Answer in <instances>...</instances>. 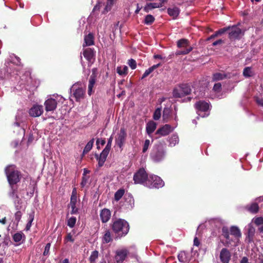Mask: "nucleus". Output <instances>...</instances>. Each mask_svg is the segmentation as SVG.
Instances as JSON below:
<instances>
[{
	"mask_svg": "<svg viewBox=\"0 0 263 263\" xmlns=\"http://www.w3.org/2000/svg\"><path fill=\"white\" fill-rule=\"evenodd\" d=\"M157 124L153 121H149L146 126V131L147 134L150 136L156 129Z\"/></svg>",
	"mask_w": 263,
	"mask_h": 263,
	"instance_id": "5701e85b",
	"label": "nucleus"
},
{
	"mask_svg": "<svg viewBox=\"0 0 263 263\" xmlns=\"http://www.w3.org/2000/svg\"><path fill=\"white\" fill-rule=\"evenodd\" d=\"M109 152V151L104 149L99 156L98 154H95V157L98 161L99 167H102L104 165Z\"/></svg>",
	"mask_w": 263,
	"mask_h": 263,
	"instance_id": "f3484780",
	"label": "nucleus"
},
{
	"mask_svg": "<svg viewBox=\"0 0 263 263\" xmlns=\"http://www.w3.org/2000/svg\"><path fill=\"white\" fill-rule=\"evenodd\" d=\"M25 239V236L22 232L17 233V246L22 243Z\"/></svg>",
	"mask_w": 263,
	"mask_h": 263,
	"instance_id": "a18cd8bd",
	"label": "nucleus"
},
{
	"mask_svg": "<svg viewBox=\"0 0 263 263\" xmlns=\"http://www.w3.org/2000/svg\"><path fill=\"white\" fill-rule=\"evenodd\" d=\"M6 72L7 75L11 74L14 72L15 70V64L12 62H8L6 65Z\"/></svg>",
	"mask_w": 263,
	"mask_h": 263,
	"instance_id": "c756f323",
	"label": "nucleus"
},
{
	"mask_svg": "<svg viewBox=\"0 0 263 263\" xmlns=\"http://www.w3.org/2000/svg\"><path fill=\"white\" fill-rule=\"evenodd\" d=\"M64 241L65 242H67L68 241H70L71 242H73L74 241V239L73 238L72 235L71 233H68L66 237H65Z\"/></svg>",
	"mask_w": 263,
	"mask_h": 263,
	"instance_id": "603ef678",
	"label": "nucleus"
},
{
	"mask_svg": "<svg viewBox=\"0 0 263 263\" xmlns=\"http://www.w3.org/2000/svg\"><path fill=\"white\" fill-rule=\"evenodd\" d=\"M224 43L223 40L221 39L218 40L212 43L213 46H216L217 45H221Z\"/></svg>",
	"mask_w": 263,
	"mask_h": 263,
	"instance_id": "13d9d810",
	"label": "nucleus"
},
{
	"mask_svg": "<svg viewBox=\"0 0 263 263\" xmlns=\"http://www.w3.org/2000/svg\"><path fill=\"white\" fill-rule=\"evenodd\" d=\"M255 101L258 105L263 106V99H260L258 97H256L255 98Z\"/></svg>",
	"mask_w": 263,
	"mask_h": 263,
	"instance_id": "052dcab7",
	"label": "nucleus"
},
{
	"mask_svg": "<svg viewBox=\"0 0 263 263\" xmlns=\"http://www.w3.org/2000/svg\"><path fill=\"white\" fill-rule=\"evenodd\" d=\"M126 137L127 134L125 128H121L117 137L115 139L116 144L120 148H122L125 143Z\"/></svg>",
	"mask_w": 263,
	"mask_h": 263,
	"instance_id": "1a4fd4ad",
	"label": "nucleus"
},
{
	"mask_svg": "<svg viewBox=\"0 0 263 263\" xmlns=\"http://www.w3.org/2000/svg\"><path fill=\"white\" fill-rule=\"evenodd\" d=\"M100 217L103 223H106L109 221L111 217V211L106 208L102 209L100 213Z\"/></svg>",
	"mask_w": 263,
	"mask_h": 263,
	"instance_id": "6ab92c4d",
	"label": "nucleus"
},
{
	"mask_svg": "<svg viewBox=\"0 0 263 263\" xmlns=\"http://www.w3.org/2000/svg\"><path fill=\"white\" fill-rule=\"evenodd\" d=\"M97 77V74L96 72L95 69H93L92 73L89 79V83L88 85V95L89 96H91V94L94 92V90L93 88L96 82Z\"/></svg>",
	"mask_w": 263,
	"mask_h": 263,
	"instance_id": "9d476101",
	"label": "nucleus"
},
{
	"mask_svg": "<svg viewBox=\"0 0 263 263\" xmlns=\"http://www.w3.org/2000/svg\"><path fill=\"white\" fill-rule=\"evenodd\" d=\"M255 234V228L252 226H250L248 229V232L246 238V241L248 243L253 241Z\"/></svg>",
	"mask_w": 263,
	"mask_h": 263,
	"instance_id": "4be33fe9",
	"label": "nucleus"
},
{
	"mask_svg": "<svg viewBox=\"0 0 263 263\" xmlns=\"http://www.w3.org/2000/svg\"><path fill=\"white\" fill-rule=\"evenodd\" d=\"M240 263H249L248 258L247 257H243L240 260Z\"/></svg>",
	"mask_w": 263,
	"mask_h": 263,
	"instance_id": "338daca9",
	"label": "nucleus"
},
{
	"mask_svg": "<svg viewBox=\"0 0 263 263\" xmlns=\"http://www.w3.org/2000/svg\"><path fill=\"white\" fill-rule=\"evenodd\" d=\"M83 55L88 62L91 63L95 59L96 51L93 48H87L83 50Z\"/></svg>",
	"mask_w": 263,
	"mask_h": 263,
	"instance_id": "dca6fc26",
	"label": "nucleus"
},
{
	"mask_svg": "<svg viewBox=\"0 0 263 263\" xmlns=\"http://www.w3.org/2000/svg\"><path fill=\"white\" fill-rule=\"evenodd\" d=\"M85 90L83 88H78L75 90L73 89V96L77 102L84 98Z\"/></svg>",
	"mask_w": 263,
	"mask_h": 263,
	"instance_id": "aec40b11",
	"label": "nucleus"
},
{
	"mask_svg": "<svg viewBox=\"0 0 263 263\" xmlns=\"http://www.w3.org/2000/svg\"><path fill=\"white\" fill-rule=\"evenodd\" d=\"M96 143L97 145H98L99 143H100L102 145H104L106 143V141L105 139H98ZM97 148H99L98 146H97Z\"/></svg>",
	"mask_w": 263,
	"mask_h": 263,
	"instance_id": "bf43d9fd",
	"label": "nucleus"
},
{
	"mask_svg": "<svg viewBox=\"0 0 263 263\" xmlns=\"http://www.w3.org/2000/svg\"><path fill=\"white\" fill-rule=\"evenodd\" d=\"M116 71L120 76H126L128 73V67L125 65L118 66Z\"/></svg>",
	"mask_w": 263,
	"mask_h": 263,
	"instance_id": "2f4dec72",
	"label": "nucleus"
},
{
	"mask_svg": "<svg viewBox=\"0 0 263 263\" xmlns=\"http://www.w3.org/2000/svg\"><path fill=\"white\" fill-rule=\"evenodd\" d=\"M178 258L179 261L181 262H186L188 261L186 253L184 251H181L179 253Z\"/></svg>",
	"mask_w": 263,
	"mask_h": 263,
	"instance_id": "ea45409f",
	"label": "nucleus"
},
{
	"mask_svg": "<svg viewBox=\"0 0 263 263\" xmlns=\"http://www.w3.org/2000/svg\"><path fill=\"white\" fill-rule=\"evenodd\" d=\"M149 181L151 182V185L153 187L158 189L162 187L164 184L161 178L156 175L151 176Z\"/></svg>",
	"mask_w": 263,
	"mask_h": 263,
	"instance_id": "9b49d317",
	"label": "nucleus"
},
{
	"mask_svg": "<svg viewBox=\"0 0 263 263\" xmlns=\"http://www.w3.org/2000/svg\"><path fill=\"white\" fill-rule=\"evenodd\" d=\"M171 113V110L169 108L165 107L163 111V119L164 122H167L168 119Z\"/></svg>",
	"mask_w": 263,
	"mask_h": 263,
	"instance_id": "58836bf2",
	"label": "nucleus"
},
{
	"mask_svg": "<svg viewBox=\"0 0 263 263\" xmlns=\"http://www.w3.org/2000/svg\"><path fill=\"white\" fill-rule=\"evenodd\" d=\"M5 173L7 179L12 189V193L10 194L11 196H13L15 189L13 186L16 184V174L15 173V165H9L5 169Z\"/></svg>",
	"mask_w": 263,
	"mask_h": 263,
	"instance_id": "7ed1b4c3",
	"label": "nucleus"
},
{
	"mask_svg": "<svg viewBox=\"0 0 263 263\" xmlns=\"http://www.w3.org/2000/svg\"><path fill=\"white\" fill-rule=\"evenodd\" d=\"M161 7V4H157L156 3L147 4L144 7L143 10L145 12L148 13L150 10L156 8Z\"/></svg>",
	"mask_w": 263,
	"mask_h": 263,
	"instance_id": "7c9ffc66",
	"label": "nucleus"
},
{
	"mask_svg": "<svg viewBox=\"0 0 263 263\" xmlns=\"http://www.w3.org/2000/svg\"><path fill=\"white\" fill-rule=\"evenodd\" d=\"M90 173V171L87 170V168H84V170H83V176H87L86 175L87 174H89Z\"/></svg>",
	"mask_w": 263,
	"mask_h": 263,
	"instance_id": "774afa93",
	"label": "nucleus"
},
{
	"mask_svg": "<svg viewBox=\"0 0 263 263\" xmlns=\"http://www.w3.org/2000/svg\"><path fill=\"white\" fill-rule=\"evenodd\" d=\"M89 178H90L89 176H82V181L80 183V186H81V188H83L85 186L86 184L88 183Z\"/></svg>",
	"mask_w": 263,
	"mask_h": 263,
	"instance_id": "de8ad7c7",
	"label": "nucleus"
},
{
	"mask_svg": "<svg viewBox=\"0 0 263 263\" xmlns=\"http://www.w3.org/2000/svg\"><path fill=\"white\" fill-rule=\"evenodd\" d=\"M125 193V190L124 189H120L115 194L114 199L116 201L120 200L123 197Z\"/></svg>",
	"mask_w": 263,
	"mask_h": 263,
	"instance_id": "f704fd0d",
	"label": "nucleus"
},
{
	"mask_svg": "<svg viewBox=\"0 0 263 263\" xmlns=\"http://www.w3.org/2000/svg\"><path fill=\"white\" fill-rule=\"evenodd\" d=\"M44 105L46 111H53L57 108V101L52 98L48 99L45 102Z\"/></svg>",
	"mask_w": 263,
	"mask_h": 263,
	"instance_id": "4468645a",
	"label": "nucleus"
},
{
	"mask_svg": "<svg viewBox=\"0 0 263 263\" xmlns=\"http://www.w3.org/2000/svg\"><path fill=\"white\" fill-rule=\"evenodd\" d=\"M230 234L236 239H239L241 236V233L240 229L236 226H232L230 229Z\"/></svg>",
	"mask_w": 263,
	"mask_h": 263,
	"instance_id": "b1692460",
	"label": "nucleus"
},
{
	"mask_svg": "<svg viewBox=\"0 0 263 263\" xmlns=\"http://www.w3.org/2000/svg\"><path fill=\"white\" fill-rule=\"evenodd\" d=\"M153 57L155 59H158L162 60H164L166 59L165 57H162L161 55L160 54H155Z\"/></svg>",
	"mask_w": 263,
	"mask_h": 263,
	"instance_id": "e2e57ef3",
	"label": "nucleus"
},
{
	"mask_svg": "<svg viewBox=\"0 0 263 263\" xmlns=\"http://www.w3.org/2000/svg\"><path fill=\"white\" fill-rule=\"evenodd\" d=\"M128 254L126 249H122L116 251L115 260L117 263H122L125 260Z\"/></svg>",
	"mask_w": 263,
	"mask_h": 263,
	"instance_id": "2eb2a0df",
	"label": "nucleus"
},
{
	"mask_svg": "<svg viewBox=\"0 0 263 263\" xmlns=\"http://www.w3.org/2000/svg\"><path fill=\"white\" fill-rule=\"evenodd\" d=\"M170 145L174 146L179 142V138L176 135H173L169 139Z\"/></svg>",
	"mask_w": 263,
	"mask_h": 263,
	"instance_id": "4c0bfd02",
	"label": "nucleus"
},
{
	"mask_svg": "<svg viewBox=\"0 0 263 263\" xmlns=\"http://www.w3.org/2000/svg\"><path fill=\"white\" fill-rule=\"evenodd\" d=\"M77 199H75L74 197L70 198V205L72 209L71 211V214H77L78 212V209L76 208V203Z\"/></svg>",
	"mask_w": 263,
	"mask_h": 263,
	"instance_id": "c85d7f7f",
	"label": "nucleus"
},
{
	"mask_svg": "<svg viewBox=\"0 0 263 263\" xmlns=\"http://www.w3.org/2000/svg\"><path fill=\"white\" fill-rule=\"evenodd\" d=\"M218 36H219V35H218V34H217V31H216L214 34L211 35L210 37H209L207 39V41H209L210 40L213 39Z\"/></svg>",
	"mask_w": 263,
	"mask_h": 263,
	"instance_id": "0e129e2a",
	"label": "nucleus"
},
{
	"mask_svg": "<svg viewBox=\"0 0 263 263\" xmlns=\"http://www.w3.org/2000/svg\"><path fill=\"white\" fill-rule=\"evenodd\" d=\"M254 223L257 226L263 225V217H257L254 219Z\"/></svg>",
	"mask_w": 263,
	"mask_h": 263,
	"instance_id": "6e6d98bb",
	"label": "nucleus"
},
{
	"mask_svg": "<svg viewBox=\"0 0 263 263\" xmlns=\"http://www.w3.org/2000/svg\"><path fill=\"white\" fill-rule=\"evenodd\" d=\"M149 144H150L149 140H148V139L145 140L144 141V145H143V149H142V152L143 153H145L147 151L148 147L149 146Z\"/></svg>",
	"mask_w": 263,
	"mask_h": 263,
	"instance_id": "3c124183",
	"label": "nucleus"
},
{
	"mask_svg": "<svg viewBox=\"0 0 263 263\" xmlns=\"http://www.w3.org/2000/svg\"><path fill=\"white\" fill-rule=\"evenodd\" d=\"M111 234L109 230L106 229L104 232V234L102 237L103 243H107L112 241Z\"/></svg>",
	"mask_w": 263,
	"mask_h": 263,
	"instance_id": "a878e982",
	"label": "nucleus"
},
{
	"mask_svg": "<svg viewBox=\"0 0 263 263\" xmlns=\"http://www.w3.org/2000/svg\"><path fill=\"white\" fill-rule=\"evenodd\" d=\"M222 235L226 239L227 241L230 242V231L227 227H223L222 228Z\"/></svg>",
	"mask_w": 263,
	"mask_h": 263,
	"instance_id": "72a5a7b5",
	"label": "nucleus"
},
{
	"mask_svg": "<svg viewBox=\"0 0 263 263\" xmlns=\"http://www.w3.org/2000/svg\"><path fill=\"white\" fill-rule=\"evenodd\" d=\"M195 108L198 111H207L209 109V104L205 101H199L194 105Z\"/></svg>",
	"mask_w": 263,
	"mask_h": 263,
	"instance_id": "a211bd4d",
	"label": "nucleus"
},
{
	"mask_svg": "<svg viewBox=\"0 0 263 263\" xmlns=\"http://www.w3.org/2000/svg\"><path fill=\"white\" fill-rule=\"evenodd\" d=\"M221 84L220 83H215L213 86V90L216 92H219L221 90Z\"/></svg>",
	"mask_w": 263,
	"mask_h": 263,
	"instance_id": "8fccbe9b",
	"label": "nucleus"
},
{
	"mask_svg": "<svg viewBox=\"0 0 263 263\" xmlns=\"http://www.w3.org/2000/svg\"><path fill=\"white\" fill-rule=\"evenodd\" d=\"M110 227L112 231L119 237L126 235L129 230V225L128 222L120 218L112 220Z\"/></svg>",
	"mask_w": 263,
	"mask_h": 263,
	"instance_id": "f257e3e1",
	"label": "nucleus"
},
{
	"mask_svg": "<svg viewBox=\"0 0 263 263\" xmlns=\"http://www.w3.org/2000/svg\"><path fill=\"white\" fill-rule=\"evenodd\" d=\"M192 89L187 84H180L175 88L173 91V96L176 98H180L191 93Z\"/></svg>",
	"mask_w": 263,
	"mask_h": 263,
	"instance_id": "20e7f679",
	"label": "nucleus"
},
{
	"mask_svg": "<svg viewBox=\"0 0 263 263\" xmlns=\"http://www.w3.org/2000/svg\"><path fill=\"white\" fill-rule=\"evenodd\" d=\"M99 252L95 250L91 252V254L89 258V260L91 263L94 262L98 258Z\"/></svg>",
	"mask_w": 263,
	"mask_h": 263,
	"instance_id": "a19ab883",
	"label": "nucleus"
},
{
	"mask_svg": "<svg viewBox=\"0 0 263 263\" xmlns=\"http://www.w3.org/2000/svg\"><path fill=\"white\" fill-rule=\"evenodd\" d=\"M94 35L92 33H89L84 37V43L83 47L89 46L94 45Z\"/></svg>",
	"mask_w": 263,
	"mask_h": 263,
	"instance_id": "412c9836",
	"label": "nucleus"
},
{
	"mask_svg": "<svg viewBox=\"0 0 263 263\" xmlns=\"http://www.w3.org/2000/svg\"><path fill=\"white\" fill-rule=\"evenodd\" d=\"M219 257L222 263H229L231 259V254L228 249L223 248L220 251Z\"/></svg>",
	"mask_w": 263,
	"mask_h": 263,
	"instance_id": "ddd939ff",
	"label": "nucleus"
},
{
	"mask_svg": "<svg viewBox=\"0 0 263 263\" xmlns=\"http://www.w3.org/2000/svg\"><path fill=\"white\" fill-rule=\"evenodd\" d=\"M246 209L251 213L256 214L258 212L259 206L257 203L254 202L251 205H247Z\"/></svg>",
	"mask_w": 263,
	"mask_h": 263,
	"instance_id": "bb28decb",
	"label": "nucleus"
},
{
	"mask_svg": "<svg viewBox=\"0 0 263 263\" xmlns=\"http://www.w3.org/2000/svg\"><path fill=\"white\" fill-rule=\"evenodd\" d=\"M229 38L231 40H235L240 39V36L242 33L241 30L236 26H229Z\"/></svg>",
	"mask_w": 263,
	"mask_h": 263,
	"instance_id": "0eeeda50",
	"label": "nucleus"
},
{
	"mask_svg": "<svg viewBox=\"0 0 263 263\" xmlns=\"http://www.w3.org/2000/svg\"><path fill=\"white\" fill-rule=\"evenodd\" d=\"M168 15L172 16L174 19L176 18L179 14V9L176 7L172 8H168L167 10Z\"/></svg>",
	"mask_w": 263,
	"mask_h": 263,
	"instance_id": "cd10ccee",
	"label": "nucleus"
},
{
	"mask_svg": "<svg viewBox=\"0 0 263 263\" xmlns=\"http://www.w3.org/2000/svg\"><path fill=\"white\" fill-rule=\"evenodd\" d=\"M155 17L151 14H148L145 16L144 23L147 25H152L155 21Z\"/></svg>",
	"mask_w": 263,
	"mask_h": 263,
	"instance_id": "e433bc0d",
	"label": "nucleus"
},
{
	"mask_svg": "<svg viewBox=\"0 0 263 263\" xmlns=\"http://www.w3.org/2000/svg\"><path fill=\"white\" fill-rule=\"evenodd\" d=\"M73 196L75 197V199H77V191H76V188H74L73 189L72 192V194H71V196L70 198H72Z\"/></svg>",
	"mask_w": 263,
	"mask_h": 263,
	"instance_id": "69168bd1",
	"label": "nucleus"
},
{
	"mask_svg": "<svg viewBox=\"0 0 263 263\" xmlns=\"http://www.w3.org/2000/svg\"><path fill=\"white\" fill-rule=\"evenodd\" d=\"M112 139H113V137L111 136L108 139L107 145H106V146H105L104 149H106L107 151H110V148H111V143H112Z\"/></svg>",
	"mask_w": 263,
	"mask_h": 263,
	"instance_id": "864d4df0",
	"label": "nucleus"
},
{
	"mask_svg": "<svg viewBox=\"0 0 263 263\" xmlns=\"http://www.w3.org/2000/svg\"><path fill=\"white\" fill-rule=\"evenodd\" d=\"M94 139L90 140L86 144L83 152V155L88 153L91 149L93 144Z\"/></svg>",
	"mask_w": 263,
	"mask_h": 263,
	"instance_id": "c9c22d12",
	"label": "nucleus"
},
{
	"mask_svg": "<svg viewBox=\"0 0 263 263\" xmlns=\"http://www.w3.org/2000/svg\"><path fill=\"white\" fill-rule=\"evenodd\" d=\"M161 63H159L157 64L154 65L153 66H151L147 69H146L143 74L142 75L141 77V79H143L147 77L149 74H151L154 70L157 69V68L159 67L160 66H161Z\"/></svg>",
	"mask_w": 263,
	"mask_h": 263,
	"instance_id": "393cba45",
	"label": "nucleus"
},
{
	"mask_svg": "<svg viewBox=\"0 0 263 263\" xmlns=\"http://www.w3.org/2000/svg\"><path fill=\"white\" fill-rule=\"evenodd\" d=\"M165 156L164 143L159 142L156 143L151 152L150 157L155 162H158L162 160Z\"/></svg>",
	"mask_w": 263,
	"mask_h": 263,
	"instance_id": "f03ea898",
	"label": "nucleus"
},
{
	"mask_svg": "<svg viewBox=\"0 0 263 263\" xmlns=\"http://www.w3.org/2000/svg\"><path fill=\"white\" fill-rule=\"evenodd\" d=\"M133 180L135 184H143L148 180V174L144 168H140L134 174Z\"/></svg>",
	"mask_w": 263,
	"mask_h": 263,
	"instance_id": "423d86ee",
	"label": "nucleus"
},
{
	"mask_svg": "<svg viewBox=\"0 0 263 263\" xmlns=\"http://www.w3.org/2000/svg\"><path fill=\"white\" fill-rule=\"evenodd\" d=\"M33 219H34V214L32 213L29 215L28 221L26 224V228H25V229L27 231L30 230Z\"/></svg>",
	"mask_w": 263,
	"mask_h": 263,
	"instance_id": "79ce46f5",
	"label": "nucleus"
},
{
	"mask_svg": "<svg viewBox=\"0 0 263 263\" xmlns=\"http://www.w3.org/2000/svg\"><path fill=\"white\" fill-rule=\"evenodd\" d=\"M178 48H183L182 50L177 51V55H185L189 53L193 49L190 45V42L187 39H181L177 42Z\"/></svg>",
	"mask_w": 263,
	"mask_h": 263,
	"instance_id": "39448f33",
	"label": "nucleus"
},
{
	"mask_svg": "<svg viewBox=\"0 0 263 263\" xmlns=\"http://www.w3.org/2000/svg\"><path fill=\"white\" fill-rule=\"evenodd\" d=\"M43 112L42 105H34L29 110V114L31 117H37L40 116Z\"/></svg>",
	"mask_w": 263,
	"mask_h": 263,
	"instance_id": "f8f14e48",
	"label": "nucleus"
},
{
	"mask_svg": "<svg viewBox=\"0 0 263 263\" xmlns=\"http://www.w3.org/2000/svg\"><path fill=\"white\" fill-rule=\"evenodd\" d=\"M173 130L172 127L169 124H165L160 127L155 133L156 138H159L161 136H166L171 133Z\"/></svg>",
	"mask_w": 263,
	"mask_h": 263,
	"instance_id": "6e6552de",
	"label": "nucleus"
},
{
	"mask_svg": "<svg viewBox=\"0 0 263 263\" xmlns=\"http://www.w3.org/2000/svg\"><path fill=\"white\" fill-rule=\"evenodd\" d=\"M77 218L75 217H70L67 221V226L70 228H73L76 224Z\"/></svg>",
	"mask_w": 263,
	"mask_h": 263,
	"instance_id": "37998d69",
	"label": "nucleus"
},
{
	"mask_svg": "<svg viewBox=\"0 0 263 263\" xmlns=\"http://www.w3.org/2000/svg\"><path fill=\"white\" fill-rule=\"evenodd\" d=\"M127 64L132 69H135L137 67V62L133 59L128 60Z\"/></svg>",
	"mask_w": 263,
	"mask_h": 263,
	"instance_id": "09e8293b",
	"label": "nucleus"
},
{
	"mask_svg": "<svg viewBox=\"0 0 263 263\" xmlns=\"http://www.w3.org/2000/svg\"><path fill=\"white\" fill-rule=\"evenodd\" d=\"M161 108H157L154 113L153 119L155 120H158L161 117Z\"/></svg>",
	"mask_w": 263,
	"mask_h": 263,
	"instance_id": "c03bdc74",
	"label": "nucleus"
},
{
	"mask_svg": "<svg viewBox=\"0 0 263 263\" xmlns=\"http://www.w3.org/2000/svg\"><path fill=\"white\" fill-rule=\"evenodd\" d=\"M50 246H51L50 243H48L46 244V246L45 247L44 251L43 252V255L44 256H47V255H48L49 252V250H50Z\"/></svg>",
	"mask_w": 263,
	"mask_h": 263,
	"instance_id": "4d7b16f0",
	"label": "nucleus"
},
{
	"mask_svg": "<svg viewBox=\"0 0 263 263\" xmlns=\"http://www.w3.org/2000/svg\"><path fill=\"white\" fill-rule=\"evenodd\" d=\"M200 244V241L197 237H195L194 239V245L198 247Z\"/></svg>",
	"mask_w": 263,
	"mask_h": 263,
	"instance_id": "680f3d73",
	"label": "nucleus"
},
{
	"mask_svg": "<svg viewBox=\"0 0 263 263\" xmlns=\"http://www.w3.org/2000/svg\"><path fill=\"white\" fill-rule=\"evenodd\" d=\"M229 29H230V27H224L221 29H219L217 31V34H218L219 35H220L223 33H224L226 32H228Z\"/></svg>",
	"mask_w": 263,
	"mask_h": 263,
	"instance_id": "5fc2aeb1",
	"label": "nucleus"
},
{
	"mask_svg": "<svg viewBox=\"0 0 263 263\" xmlns=\"http://www.w3.org/2000/svg\"><path fill=\"white\" fill-rule=\"evenodd\" d=\"M251 68L250 67H245L243 71V75L245 77H250L252 74Z\"/></svg>",
	"mask_w": 263,
	"mask_h": 263,
	"instance_id": "49530a36",
	"label": "nucleus"
},
{
	"mask_svg": "<svg viewBox=\"0 0 263 263\" xmlns=\"http://www.w3.org/2000/svg\"><path fill=\"white\" fill-rule=\"evenodd\" d=\"M227 77V75L224 73H222L220 72H216L213 74L212 77V81H217L219 80H222L225 79Z\"/></svg>",
	"mask_w": 263,
	"mask_h": 263,
	"instance_id": "473e14b6",
	"label": "nucleus"
}]
</instances>
